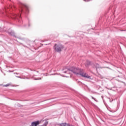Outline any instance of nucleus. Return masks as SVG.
Instances as JSON below:
<instances>
[{
	"label": "nucleus",
	"mask_w": 126,
	"mask_h": 126,
	"mask_svg": "<svg viewBox=\"0 0 126 126\" xmlns=\"http://www.w3.org/2000/svg\"><path fill=\"white\" fill-rule=\"evenodd\" d=\"M71 72H73V73L76 74V75H81L83 77L88 78L91 80L93 79V78L91 77V76H89L88 74L83 72L82 69L78 68L73 67L71 69H66V70L63 71V73H70Z\"/></svg>",
	"instance_id": "obj_1"
},
{
	"label": "nucleus",
	"mask_w": 126,
	"mask_h": 126,
	"mask_svg": "<svg viewBox=\"0 0 126 126\" xmlns=\"http://www.w3.org/2000/svg\"><path fill=\"white\" fill-rule=\"evenodd\" d=\"M64 47L63 45L62 44H55L54 46V50L58 52V53H61L63 51Z\"/></svg>",
	"instance_id": "obj_2"
},
{
	"label": "nucleus",
	"mask_w": 126,
	"mask_h": 126,
	"mask_svg": "<svg viewBox=\"0 0 126 126\" xmlns=\"http://www.w3.org/2000/svg\"><path fill=\"white\" fill-rule=\"evenodd\" d=\"M40 122L39 121L33 122L32 123L31 126H37L40 125Z\"/></svg>",
	"instance_id": "obj_3"
},
{
	"label": "nucleus",
	"mask_w": 126,
	"mask_h": 126,
	"mask_svg": "<svg viewBox=\"0 0 126 126\" xmlns=\"http://www.w3.org/2000/svg\"><path fill=\"white\" fill-rule=\"evenodd\" d=\"M20 6L21 7V11H22V9L23 8V7H25V8H26V9H27V10H28V6L26 5H25L23 4H21Z\"/></svg>",
	"instance_id": "obj_4"
},
{
	"label": "nucleus",
	"mask_w": 126,
	"mask_h": 126,
	"mask_svg": "<svg viewBox=\"0 0 126 126\" xmlns=\"http://www.w3.org/2000/svg\"><path fill=\"white\" fill-rule=\"evenodd\" d=\"M94 68H95L97 72H98V68H99V64L95 63L93 66Z\"/></svg>",
	"instance_id": "obj_5"
},
{
	"label": "nucleus",
	"mask_w": 126,
	"mask_h": 126,
	"mask_svg": "<svg viewBox=\"0 0 126 126\" xmlns=\"http://www.w3.org/2000/svg\"><path fill=\"white\" fill-rule=\"evenodd\" d=\"M19 18H21V16L20 15H15V16L14 17V18L15 19H18Z\"/></svg>",
	"instance_id": "obj_6"
},
{
	"label": "nucleus",
	"mask_w": 126,
	"mask_h": 126,
	"mask_svg": "<svg viewBox=\"0 0 126 126\" xmlns=\"http://www.w3.org/2000/svg\"><path fill=\"white\" fill-rule=\"evenodd\" d=\"M8 33L9 35H11V36H14V32L13 31H11L10 32H8Z\"/></svg>",
	"instance_id": "obj_7"
},
{
	"label": "nucleus",
	"mask_w": 126,
	"mask_h": 126,
	"mask_svg": "<svg viewBox=\"0 0 126 126\" xmlns=\"http://www.w3.org/2000/svg\"><path fill=\"white\" fill-rule=\"evenodd\" d=\"M69 124L62 123L60 125L61 126H68Z\"/></svg>",
	"instance_id": "obj_8"
},
{
	"label": "nucleus",
	"mask_w": 126,
	"mask_h": 126,
	"mask_svg": "<svg viewBox=\"0 0 126 126\" xmlns=\"http://www.w3.org/2000/svg\"><path fill=\"white\" fill-rule=\"evenodd\" d=\"M92 98L93 99V100H95V102H98V100H97V99H96V98H95L94 97L92 96Z\"/></svg>",
	"instance_id": "obj_9"
},
{
	"label": "nucleus",
	"mask_w": 126,
	"mask_h": 126,
	"mask_svg": "<svg viewBox=\"0 0 126 126\" xmlns=\"http://www.w3.org/2000/svg\"><path fill=\"white\" fill-rule=\"evenodd\" d=\"M9 85H10V84H8L6 85H4L3 86H4V87H8V86H9Z\"/></svg>",
	"instance_id": "obj_10"
},
{
	"label": "nucleus",
	"mask_w": 126,
	"mask_h": 126,
	"mask_svg": "<svg viewBox=\"0 0 126 126\" xmlns=\"http://www.w3.org/2000/svg\"><path fill=\"white\" fill-rule=\"evenodd\" d=\"M33 78H34V80H39V79H41V78L38 79V78H35L34 76H33Z\"/></svg>",
	"instance_id": "obj_11"
},
{
	"label": "nucleus",
	"mask_w": 126,
	"mask_h": 126,
	"mask_svg": "<svg viewBox=\"0 0 126 126\" xmlns=\"http://www.w3.org/2000/svg\"><path fill=\"white\" fill-rule=\"evenodd\" d=\"M84 1H90V0H83Z\"/></svg>",
	"instance_id": "obj_12"
},
{
	"label": "nucleus",
	"mask_w": 126,
	"mask_h": 126,
	"mask_svg": "<svg viewBox=\"0 0 126 126\" xmlns=\"http://www.w3.org/2000/svg\"><path fill=\"white\" fill-rule=\"evenodd\" d=\"M65 77H68V76H65Z\"/></svg>",
	"instance_id": "obj_13"
},
{
	"label": "nucleus",
	"mask_w": 126,
	"mask_h": 126,
	"mask_svg": "<svg viewBox=\"0 0 126 126\" xmlns=\"http://www.w3.org/2000/svg\"><path fill=\"white\" fill-rule=\"evenodd\" d=\"M110 102H112V101L110 100Z\"/></svg>",
	"instance_id": "obj_14"
}]
</instances>
